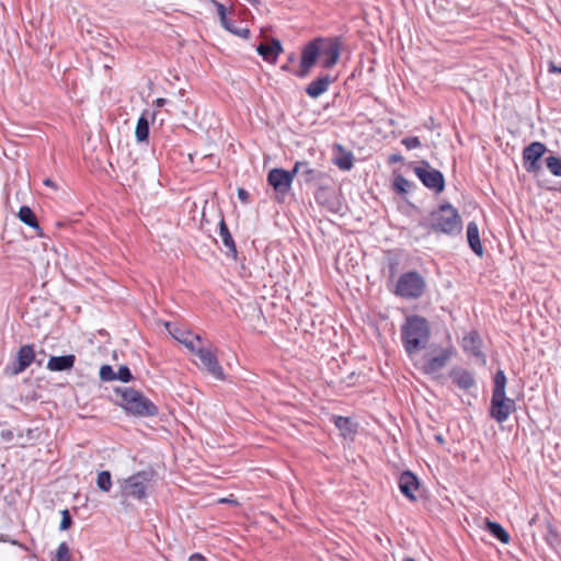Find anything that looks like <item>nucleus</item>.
Returning a JSON list of instances; mask_svg holds the SVG:
<instances>
[{
	"label": "nucleus",
	"mask_w": 561,
	"mask_h": 561,
	"mask_svg": "<svg viewBox=\"0 0 561 561\" xmlns=\"http://www.w3.org/2000/svg\"><path fill=\"white\" fill-rule=\"evenodd\" d=\"M340 51L336 43L320 39V61L323 68H332L339 60Z\"/></svg>",
	"instance_id": "nucleus-13"
},
{
	"label": "nucleus",
	"mask_w": 561,
	"mask_h": 561,
	"mask_svg": "<svg viewBox=\"0 0 561 561\" xmlns=\"http://www.w3.org/2000/svg\"><path fill=\"white\" fill-rule=\"evenodd\" d=\"M334 424L345 438L351 437L356 432L355 424L348 417L335 416Z\"/></svg>",
	"instance_id": "nucleus-27"
},
{
	"label": "nucleus",
	"mask_w": 561,
	"mask_h": 561,
	"mask_svg": "<svg viewBox=\"0 0 561 561\" xmlns=\"http://www.w3.org/2000/svg\"><path fill=\"white\" fill-rule=\"evenodd\" d=\"M122 407L126 412L136 416H153L158 413L157 407L141 392L133 388L119 390Z\"/></svg>",
	"instance_id": "nucleus-5"
},
{
	"label": "nucleus",
	"mask_w": 561,
	"mask_h": 561,
	"mask_svg": "<svg viewBox=\"0 0 561 561\" xmlns=\"http://www.w3.org/2000/svg\"><path fill=\"white\" fill-rule=\"evenodd\" d=\"M238 196H239V198L241 201L247 202L249 194H248V192L245 190L239 188L238 190Z\"/></svg>",
	"instance_id": "nucleus-46"
},
{
	"label": "nucleus",
	"mask_w": 561,
	"mask_h": 561,
	"mask_svg": "<svg viewBox=\"0 0 561 561\" xmlns=\"http://www.w3.org/2000/svg\"><path fill=\"white\" fill-rule=\"evenodd\" d=\"M401 144L408 149H415L421 146L419 137H405L401 140Z\"/></svg>",
	"instance_id": "nucleus-39"
},
{
	"label": "nucleus",
	"mask_w": 561,
	"mask_h": 561,
	"mask_svg": "<svg viewBox=\"0 0 561 561\" xmlns=\"http://www.w3.org/2000/svg\"><path fill=\"white\" fill-rule=\"evenodd\" d=\"M401 336L409 355L426 348L430 339V328L426 319L420 316L407 318L402 325Z\"/></svg>",
	"instance_id": "nucleus-2"
},
{
	"label": "nucleus",
	"mask_w": 561,
	"mask_h": 561,
	"mask_svg": "<svg viewBox=\"0 0 561 561\" xmlns=\"http://www.w3.org/2000/svg\"><path fill=\"white\" fill-rule=\"evenodd\" d=\"M335 78L331 75H322L317 79L312 80L306 88V93L312 98L317 99L328 91L330 84L334 82Z\"/></svg>",
	"instance_id": "nucleus-15"
},
{
	"label": "nucleus",
	"mask_w": 561,
	"mask_h": 561,
	"mask_svg": "<svg viewBox=\"0 0 561 561\" xmlns=\"http://www.w3.org/2000/svg\"><path fill=\"white\" fill-rule=\"evenodd\" d=\"M439 8H440V7L438 5V8H437V9H435L434 11H432V12L430 13V15H431L434 20H436V21H438V22H440V21H442V9H439Z\"/></svg>",
	"instance_id": "nucleus-44"
},
{
	"label": "nucleus",
	"mask_w": 561,
	"mask_h": 561,
	"mask_svg": "<svg viewBox=\"0 0 561 561\" xmlns=\"http://www.w3.org/2000/svg\"><path fill=\"white\" fill-rule=\"evenodd\" d=\"M428 226L434 232L454 237L461 233L462 219L454 206L449 203H445L431 213Z\"/></svg>",
	"instance_id": "nucleus-3"
},
{
	"label": "nucleus",
	"mask_w": 561,
	"mask_h": 561,
	"mask_svg": "<svg viewBox=\"0 0 561 561\" xmlns=\"http://www.w3.org/2000/svg\"><path fill=\"white\" fill-rule=\"evenodd\" d=\"M449 376L453 382H455L462 390H469L476 385L473 375L463 368H453L449 373Z\"/></svg>",
	"instance_id": "nucleus-18"
},
{
	"label": "nucleus",
	"mask_w": 561,
	"mask_h": 561,
	"mask_svg": "<svg viewBox=\"0 0 561 561\" xmlns=\"http://www.w3.org/2000/svg\"><path fill=\"white\" fill-rule=\"evenodd\" d=\"M35 360L33 345L26 344L19 348L16 363L11 368V374L19 375L23 373Z\"/></svg>",
	"instance_id": "nucleus-14"
},
{
	"label": "nucleus",
	"mask_w": 561,
	"mask_h": 561,
	"mask_svg": "<svg viewBox=\"0 0 561 561\" xmlns=\"http://www.w3.org/2000/svg\"><path fill=\"white\" fill-rule=\"evenodd\" d=\"M282 69L285 71H290V67L288 65L282 66Z\"/></svg>",
	"instance_id": "nucleus-53"
},
{
	"label": "nucleus",
	"mask_w": 561,
	"mask_h": 561,
	"mask_svg": "<svg viewBox=\"0 0 561 561\" xmlns=\"http://www.w3.org/2000/svg\"><path fill=\"white\" fill-rule=\"evenodd\" d=\"M72 524V519L68 510L61 511L60 530H67Z\"/></svg>",
	"instance_id": "nucleus-38"
},
{
	"label": "nucleus",
	"mask_w": 561,
	"mask_h": 561,
	"mask_svg": "<svg viewBox=\"0 0 561 561\" xmlns=\"http://www.w3.org/2000/svg\"><path fill=\"white\" fill-rule=\"evenodd\" d=\"M404 561H415L413 558H405Z\"/></svg>",
	"instance_id": "nucleus-54"
},
{
	"label": "nucleus",
	"mask_w": 561,
	"mask_h": 561,
	"mask_svg": "<svg viewBox=\"0 0 561 561\" xmlns=\"http://www.w3.org/2000/svg\"><path fill=\"white\" fill-rule=\"evenodd\" d=\"M353 153L345 150L342 146L335 145L333 148V163L342 171H348L353 167Z\"/></svg>",
	"instance_id": "nucleus-17"
},
{
	"label": "nucleus",
	"mask_w": 561,
	"mask_h": 561,
	"mask_svg": "<svg viewBox=\"0 0 561 561\" xmlns=\"http://www.w3.org/2000/svg\"><path fill=\"white\" fill-rule=\"evenodd\" d=\"M214 3L216 5L220 23L227 31L242 38H248L250 36V30L247 27L232 28V21L227 18L225 5L217 1H214Z\"/></svg>",
	"instance_id": "nucleus-16"
},
{
	"label": "nucleus",
	"mask_w": 561,
	"mask_h": 561,
	"mask_svg": "<svg viewBox=\"0 0 561 561\" xmlns=\"http://www.w3.org/2000/svg\"><path fill=\"white\" fill-rule=\"evenodd\" d=\"M219 236L221 238L224 247L227 249V254L232 255L233 257L237 255L236 243L229 232V229L224 220L219 224Z\"/></svg>",
	"instance_id": "nucleus-24"
},
{
	"label": "nucleus",
	"mask_w": 561,
	"mask_h": 561,
	"mask_svg": "<svg viewBox=\"0 0 561 561\" xmlns=\"http://www.w3.org/2000/svg\"><path fill=\"white\" fill-rule=\"evenodd\" d=\"M70 560H71V554H70L69 547L66 542H61L58 546L54 561H70Z\"/></svg>",
	"instance_id": "nucleus-35"
},
{
	"label": "nucleus",
	"mask_w": 561,
	"mask_h": 561,
	"mask_svg": "<svg viewBox=\"0 0 561 561\" xmlns=\"http://www.w3.org/2000/svg\"><path fill=\"white\" fill-rule=\"evenodd\" d=\"M133 379V375L127 366H121L116 373V380L128 382Z\"/></svg>",
	"instance_id": "nucleus-37"
},
{
	"label": "nucleus",
	"mask_w": 561,
	"mask_h": 561,
	"mask_svg": "<svg viewBox=\"0 0 561 561\" xmlns=\"http://www.w3.org/2000/svg\"><path fill=\"white\" fill-rule=\"evenodd\" d=\"M550 71H551V72H559V73H561V66H560V67H557V66H554V65H551V67H550Z\"/></svg>",
	"instance_id": "nucleus-51"
},
{
	"label": "nucleus",
	"mask_w": 561,
	"mask_h": 561,
	"mask_svg": "<svg viewBox=\"0 0 561 561\" xmlns=\"http://www.w3.org/2000/svg\"><path fill=\"white\" fill-rule=\"evenodd\" d=\"M44 184H45L46 186H50V187H53V188H56L55 183H54L50 179H46V180L44 181Z\"/></svg>",
	"instance_id": "nucleus-50"
},
{
	"label": "nucleus",
	"mask_w": 561,
	"mask_h": 561,
	"mask_svg": "<svg viewBox=\"0 0 561 561\" xmlns=\"http://www.w3.org/2000/svg\"><path fill=\"white\" fill-rule=\"evenodd\" d=\"M152 471H138L135 474L117 480L119 495L125 499L145 500L151 486Z\"/></svg>",
	"instance_id": "nucleus-4"
},
{
	"label": "nucleus",
	"mask_w": 561,
	"mask_h": 561,
	"mask_svg": "<svg viewBox=\"0 0 561 561\" xmlns=\"http://www.w3.org/2000/svg\"><path fill=\"white\" fill-rule=\"evenodd\" d=\"M451 352L438 345H431L422 355L419 364L423 373L433 375L439 373L447 364Z\"/></svg>",
	"instance_id": "nucleus-7"
},
{
	"label": "nucleus",
	"mask_w": 561,
	"mask_h": 561,
	"mask_svg": "<svg viewBox=\"0 0 561 561\" xmlns=\"http://www.w3.org/2000/svg\"><path fill=\"white\" fill-rule=\"evenodd\" d=\"M547 529H548V535L546 537V540L550 546H552L553 542L557 540L558 535H557L553 526L550 523L547 524Z\"/></svg>",
	"instance_id": "nucleus-41"
},
{
	"label": "nucleus",
	"mask_w": 561,
	"mask_h": 561,
	"mask_svg": "<svg viewBox=\"0 0 561 561\" xmlns=\"http://www.w3.org/2000/svg\"><path fill=\"white\" fill-rule=\"evenodd\" d=\"M415 175L422 184L435 193H442L445 188V179L440 171L432 169L427 161H422V165L414 168Z\"/></svg>",
	"instance_id": "nucleus-8"
},
{
	"label": "nucleus",
	"mask_w": 561,
	"mask_h": 561,
	"mask_svg": "<svg viewBox=\"0 0 561 561\" xmlns=\"http://www.w3.org/2000/svg\"><path fill=\"white\" fill-rule=\"evenodd\" d=\"M19 218L25 225H27L32 228H35V229H39L37 219L34 215L33 210L30 207L22 206L19 210Z\"/></svg>",
	"instance_id": "nucleus-29"
},
{
	"label": "nucleus",
	"mask_w": 561,
	"mask_h": 561,
	"mask_svg": "<svg viewBox=\"0 0 561 561\" xmlns=\"http://www.w3.org/2000/svg\"><path fill=\"white\" fill-rule=\"evenodd\" d=\"M294 173L284 169H272L267 174V182L274 188L277 197H284L291 187Z\"/></svg>",
	"instance_id": "nucleus-9"
},
{
	"label": "nucleus",
	"mask_w": 561,
	"mask_h": 561,
	"mask_svg": "<svg viewBox=\"0 0 561 561\" xmlns=\"http://www.w3.org/2000/svg\"><path fill=\"white\" fill-rule=\"evenodd\" d=\"M548 170L556 176H561V158L549 156L545 159Z\"/></svg>",
	"instance_id": "nucleus-33"
},
{
	"label": "nucleus",
	"mask_w": 561,
	"mask_h": 561,
	"mask_svg": "<svg viewBox=\"0 0 561 561\" xmlns=\"http://www.w3.org/2000/svg\"><path fill=\"white\" fill-rule=\"evenodd\" d=\"M435 439H436L438 443H440V444H443V443H444V438H443V436H442L440 434L435 435Z\"/></svg>",
	"instance_id": "nucleus-52"
},
{
	"label": "nucleus",
	"mask_w": 561,
	"mask_h": 561,
	"mask_svg": "<svg viewBox=\"0 0 561 561\" xmlns=\"http://www.w3.org/2000/svg\"><path fill=\"white\" fill-rule=\"evenodd\" d=\"M282 44L278 39H273L270 44H260L256 48L259 55L265 60L275 62L277 56L282 53Z\"/></svg>",
	"instance_id": "nucleus-21"
},
{
	"label": "nucleus",
	"mask_w": 561,
	"mask_h": 561,
	"mask_svg": "<svg viewBox=\"0 0 561 561\" xmlns=\"http://www.w3.org/2000/svg\"><path fill=\"white\" fill-rule=\"evenodd\" d=\"M149 134V122L145 115H141L138 118L136 129H135V137L137 141L142 142L148 139Z\"/></svg>",
	"instance_id": "nucleus-28"
},
{
	"label": "nucleus",
	"mask_w": 561,
	"mask_h": 561,
	"mask_svg": "<svg viewBox=\"0 0 561 561\" xmlns=\"http://www.w3.org/2000/svg\"><path fill=\"white\" fill-rule=\"evenodd\" d=\"M481 337L477 332H470L462 339V348L466 353L474 356V357H483V353L481 351Z\"/></svg>",
	"instance_id": "nucleus-20"
},
{
	"label": "nucleus",
	"mask_w": 561,
	"mask_h": 561,
	"mask_svg": "<svg viewBox=\"0 0 561 561\" xmlns=\"http://www.w3.org/2000/svg\"><path fill=\"white\" fill-rule=\"evenodd\" d=\"M398 485L401 493L410 501H416L415 491L420 488L417 477L410 470L403 471L398 479Z\"/></svg>",
	"instance_id": "nucleus-12"
},
{
	"label": "nucleus",
	"mask_w": 561,
	"mask_h": 561,
	"mask_svg": "<svg viewBox=\"0 0 561 561\" xmlns=\"http://www.w3.org/2000/svg\"><path fill=\"white\" fill-rule=\"evenodd\" d=\"M294 175L300 173L306 182L314 181L319 178L320 172L311 169L307 162L298 161L293 168Z\"/></svg>",
	"instance_id": "nucleus-25"
},
{
	"label": "nucleus",
	"mask_w": 561,
	"mask_h": 561,
	"mask_svg": "<svg viewBox=\"0 0 561 561\" xmlns=\"http://www.w3.org/2000/svg\"><path fill=\"white\" fill-rule=\"evenodd\" d=\"M425 288L424 277L416 271H410L400 275L394 294L404 299H417L423 296Z\"/></svg>",
	"instance_id": "nucleus-6"
},
{
	"label": "nucleus",
	"mask_w": 561,
	"mask_h": 561,
	"mask_svg": "<svg viewBox=\"0 0 561 561\" xmlns=\"http://www.w3.org/2000/svg\"><path fill=\"white\" fill-rule=\"evenodd\" d=\"M100 378L104 381L116 380V373L110 365H103L100 369Z\"/></svg>",
	"instance_id": "nucleus-36"
},
{
	"label": "nucleus",
	"mask_w": 561,
	"mask_h": 561,
	"mask_svg": "<svg viewBox=\"0 0 561 561\" xmlns=\"http://www.w3.org/2000/svg\"><path fill=\"white\" fill-rule=\"evenodd\" d=\"M547 151L545 144L534 141L523 150V165L529 173H537L540 170L539 160Z\"/></svg>",
	"instance_id": "nucleus-10"
},
{
	"label": "nucleus",
	"mask_w": 561,
	"mask_h": 561,
	"mask_svg": "<svg viewBox=\"0 0 561 561\" xmlns=\"http://www.w3.org/2000/svg\"><path fill=\"white\" fill-rule=\"evenodd\" d=\"M403 160V157L400 153H393L388 157V162L397 163Z\"/></svg>",
	"instance_id": "nucleus-45"
},
{
	"label": "nucleus",
	"mask_w": 561,
	"mask_h": 561,
	"mask_svg": "<svg viewBox=\"0 0 561 561\" xmlns=\"http://www.w3.org/2000/svg\"><path fill=\"white\" fill-rule=\"evenodd\" d=\"M506 376L502 369H499L493 378V391L490 402V416L497 423H504L516 410V403L513 399L506 397Z\"/></svg>",
	"instance_id": "nucleus-1"
},
{
	"label": "nucleus",
	"mask_w": 561,
	"mask_h": 561,
	"mask_svg": "<svg viewBox=\"0 0 561 561\" xmlns=\"http://www.w3.org/2000/svg\"><path fill=\"white\" fill-rule=\"evenodd\" d=\"M485 528L494 538L500 540L502 543H508L510 535L499 523L486 520Z\"/></svg>",
	"instance_id": "nucleus-26"
},
{
	"label": "nucleus",
	"mask_w": 561,
	"mask_h": 561,
	"mask_svg": "<svg viewBox=\"0 0 561 561\" xmlns=\"http://www.w3.org/2000/svg\"><path fill=\"white\" fill-rule=\"evenodd\" d=\"M188 561H206V559L199 553H194L188 558Z\"/></svg>",
	"instance_id": "nucleus-47"
},
{
	"label": "nucleus",
	"mask_w": 561,
	"mask_h": 561,
	"mask_svg": "<svg viewBox=\"0 0 561 561\" xmlns=\"http://www.w3.org/2000/svg\"><path fill=\"white\" fill-rule=\"evenodd\" d=\"M413 186V183L407 180L401 174H396L393 178L392 188L399 193V194H405L408 193L411 187Z\"/></svg>",
	"instance_id": "nucleus-30"
},
{
	"label": "nucleus",
	"mask_w": 561,
	"mask_h": 561,
	"mask_svg": "<svg viewBox=\"0 0 561 561\" xmlns=\"http://www.w3.org/2000/svg\"><path fill=\"white\" fill-rule=\"evenodd\" d=\"M165 103H167V100H165V99H163V98H159V99H157V100L154 101V105H156L157 107H161V106H163Z\"/></svg>",
	"instance_id": "nucleus-48"
},
{
	"label": "nucleus",
	"mask_w": 561,
	"mask_h": 561,
	"mask_svg": "<svg viewBox=\"0 0 561 561\" xmlns=\"http://www.w3.org/2000/svg\"><path fill=\"white\" fill-rule=\"evenodd\" d=\"M96 485L103 492H108L112 488V476L110 471H101L96 478Z\"/></svg>",
	"instance_id": "nucleus-32"
},
{
	"label": "nucleus",
	"mask_w": 561,
	"mask_h": 561,
	"mask_svg": "<svg viewBox=\"0 0 561 561\" xmlns=\"http://www.w3.org/2000/svg\"><path fill=\"white\" fill-rule=\"evenodd\" d=\"M0 436L4 442H10L13 439V432L11 430H1Z\"/></svg>",
	"instance_id": "nucleus-42"
},
{
	"label": "nucleus",
	"mask_w": 561,
	"mask_h": 561,
	"mask_svg": "<svg viewBox=\"0 0 561 561\" xmlns=\"http://www.w3.org/2000/svg\"><path fill=\"white\" fill-rule=\"evenodd\" d=\"M311 68V66H307V64L300 61L299 70H297L295 75L299 78H306L309 76Z\"/></svg>",
	"instance_id": "nucleus-40"
},
{
	"label": "nucleus",
	"mask_w": 561,
	"mask_h": 561,
	"mask_svg": "<svg viewBox=\"0 0 561 561\" xmlns=\"http://www.w3.org/2000/svg\"><path fill=\"white\" fill-rule=\"evenodd\" d=\"M76 363V356L64 355V356H50L47 363V369L50 371H65L73 368Z\"/></svg>",
	"instance_id": "nucleus-19"
},
{
	"label": "nucleus",
	"mask_w": 561,
	"mask_h": 561,
	"mask_svg": "<svg viewBox=\"0 0 561 561\" xmlns=\"http://www.w3.org/2000/svg\"><path fill=\"white\" fill-rule=\"evenodd\" d=\"M169 333L180 343L184 344V341H187L190 337H192V332L186 331L182 328H179L176 325H172L170 323L165 324Z\"/></svg>",
	"instance_id": "nucleus-31"
},
{
	"label": "nucleus",
	"mask_w": 561,
	"mask_h": 561,
	"mask_svg": "<svg viewBox=\"0 0 561 561\" xmlns=\"http://www.w3.org/2000/svg\"><path fill=\"white\" fill-rule=\"evenodd\" d=\"M184 345L195 355H198V348H205V346L202 345L201 336L197 334H192V337H190L187 341H184Z\"/></svg>",
	"instance_id": "nucleus-34"
},
{
	"label": "nucleus",
	"mask_w": 561,
	"mask_h": 561,
	"mask_svg": "<svg viewBox=\"0 0 561 561\" xmlns=\"http://www.w3.org/2000/svg\"><path fill=\"white\" fill-rule=\"evenodd\" d=\"M467 240L470 249L478 255H483V247L480 241L479 228L476 221H470L467 226Z\"/></svg>",
	"instance_id": "nucleus-22"
},
{
	"label": "nucleus",
	"mask_w": 561,
	"mask_h": 561,
	"mask_svg": "<svg viewBox=\"0 0 561 561\" xmlns=\"http://www.w3.org/2000/svg\"><path fill=\"white\" fill-rule=\"evenodd\" d=\"M438 2H431V5L427 8L428 10V13H431L432 11H434L435 9L438 8Z\"/></svg>",
	"instance_id": "nucleus-49"
},
{
	"label": "nucleus",
	"mask_w": 561,
	"mask_h": 561,
	"mask_svg": "<svg viewBox=\"0 0 561 561\" xmlns=\"http://www.w3.org/2000/svg\"><path fill=\"white\" fill-rule=\"evenodd\" d=\"M202 369L206 370L217 380H224V369L218 363L215 351L211 347L198 348L197 355Z\"/></svg>",
	"instance_id": "nucleus-11"
},
{
	"label": "nucleus",
	"mask_w": 561,
	"mask_h": 561,
	"mask_svg": "<svg viewBox=\"0 0 561 561\" xmlns=\"http://www.w3.org/2000/svg\"><path fill=\"white\" fill-rule=\"evenodd\" d=\"M356 379H357V375L355 373H351L346 377V379L343 380V382L346 383V386H353V385H355Z\"/></svg>",
	"instance_id": "nucleus-43"
},
{
	"label": "nucleus",
	"mask_w": 561,
	"mask_h": 561,
	"mask_svg": "<svg viewBox=\"0 0 561 561\" xmlns=\"http://www.w3.org/2000/svg\"><path fill=\"white\" fill-rule=\"evenodd\" d=\"M320 57V39L310 42L301 53V61L307 64V66L313 67L316 61Z\"/></svg>",
	"instance_id": "nucleus-23"
}]
</instances>
